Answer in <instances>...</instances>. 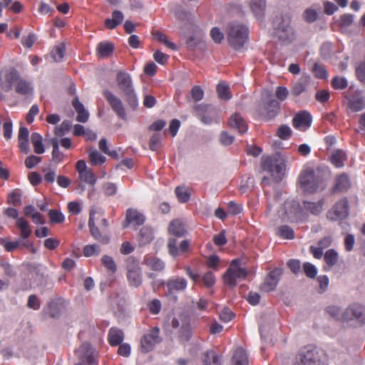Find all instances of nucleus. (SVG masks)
<instances>
[{"mask_svg": "<svg viewBox=\"0 0 365 365\" xmlns=\"http://www.w3.org/2000/svg\"><path fill=\"white\" fill-rule=\"evenodd\" d=\"M227 41L235 50L242 48L249 39V29L243 24L231 22L226 28Z\"/></svg>", "mask_w": 365, "mask_h": 365, "instance_id": "f257e3e1", "label": "nucleus"}, {"mask_svg": "<svg viewBox=\"0 0 365 365\" xmlns=\"http://www.w3.org/2000/svg\"><path fill=\"white\" fill-rule=\"evenodd\" d=\"M300 187L304 192L314 193L324 187V179L319 171L308 168L302 170L299 176Z\"/></svg>", "mask_w": 365, "mask_h": 365, "instance_id": "f03ea898", "label": "nucleus"}, {"mask_svg": "<svg viewBox=\"0 0 365 365\" xmlns=\"http://www.w3.org/2000/svg\"><path fill=\"white\" fill-rule=\"evenodd\" d=\"M285 167L284 160L279 155L262 156L261 158L262 169L269 173L275 182H279L282 180L284 174Z\"/></svg>", "mask_w": 365, "mask_h": 365, "instance_id": "7ed1b4c3", "label": "nucleus"}, {"mask_svg": "<svg viewBox=\"0 0 365 365\" xmlns=\"http://www.w3.org/2000/svg\"><path fill=\"white\" fill-rule=\"evenodd\" d=\"M240 259H233L226 272L223 275V280L225 284L234 287L237 282L245 279L248 275V271L245 267L240 266Z\"/></svg>", "mask_w": 365, "mask_h": 365, "instance_id": "20e7f679", "label": "nucleus"}, {"mask_svg": "<svg viewBox=\"0 0 365 365\" xmlns=\"http://www.w3.org/2000/svg\"><path fill=\"white\" fill-rule=\"evenodd\" d=\"M274 26V35L283 43H289L295 38L294 32L291 26L289 19H283L282 16H276L273 21Z\"/></svg>", "mask_w": 365, "mask_h": 365, "instance_id": "39448f33", "label": "nucleus"}, {"mask_svg": "<svg viewBox=\"0 0 365 365\" xmlns=\"http://www.w3.org/2000/svg\"><path fill=\"white\" fill-rule=\"evenodd\" d=\"M75 354L78 360V362L75 365L98 364V352L89 343H83L76 349Z\"/></svg>", "mask_w": 365, "mask_h": 365, "instance_id": "423d86ee", "label": "nucleus"}, {"mask_svg": "<svg viewBox=\"0 0 365 365\" xmlns=\"http://www.w3.org/2000/svg\"><path fill=\"white\" fill-rule=\"evenodd\" d=\"M161 341L162 338L160 336V329L158 327L151 328L140 338V351L144 354L152 351L156 344L160 343Z\"/></svg>", "mask_w": 365, "mask_h": 365, "instance_id": "0eeeda50", "label": "nucleus"}, {"mask_svg": "<svg viewBox=\"0 0 365 365\" xmlns=\"http://www.w3.org/2000/svg\"><path fill=\"white\" fill-rule=\"evenodd\" d=\"M195 115L205 125L218 122V110L208 104H197L194 106Z\"/></svg>", "mask_w": 365, "mask_h": 365, "instance_id": "6e6552de", "label": "nucleus"}, {"mask_svg": "<svg viewBox=\"0 0 365 365\" xmlns=\"http://www.w3.org/2000/svg\"><path fill=\"white\" fill-rule=\"evenodd\" d=\"M127 279L132 287H138L141 285L142 274L138 261L134 257H129L126 260Z\"/></svg>", "mask_w": 365, "mask_h": 365, "instance_id": "1a4fd4ad", "label": "nucleus"}, {"mask_svg": "<svg viewBox=\"0 0 365 365\" xmlns=\"http://www.w3.org/2000/svg\"><path fill=\"white\" fill-rule=\"evenodd\" d=\"M21 75L15 68H9L0 72V88L8 93L15 88Z\"/></svg>", "mask_w": 365, "mask_h": 365, "instance_id": "9d476101", "label": "nucleus"}, {"mask_svg": "<svg viewBox=\"0 0 365 365\" xmlns=\"http://www.w3.org/2000/svg\"><path fill=\"white\" fill-rule=\"evenodd\" d=\"M171 327L173 329L179 328L178 337L180 340L188 341L192 334V329L190 319L183 315L174 317L171 321Z\"/></svg>", "mask_w": 365, "mask_h": 365, "instance_id": "9b49d317", "label": "nucleus"}, {"mask_svg": "<svg viewBox=\"0 0 365 365\" xmlns=\"http://www.w3.org/2000/svg\"><path fill=\"white\" fill-rule=\"evenodd\" d=\"M349 202L346 198L337 201L333 207L327 212V217L331 221L346 219L349 215Z\"/></svg>", "mask_w": 365, "mask_h": 365, "instance_id": "f8f14e48", "label": "nucleus"}, {"mask_svg": "<svg viewBox=\"0 0 365 365\" xmlns=\"http://www.w3.org/2000/svg\"><path fill=\"white\" fill-rule=\"evenodd\" d=\"M103 96L118 118L124 120H127L126 110L121 99L108 90L103 91Z\"/></svg>", "mask_w": 365, "mask_h": 365, "instance_id": "ddd939ff", "label": "nucleus"}, {"mask_svg": "<svg viewBox=\"0 0 365 365\" xmlns=\"http://www.w3.org/2000/svg\"><path fill=\"white\" fill-rule=\"evenodd\" d=\"M347 108L352 113L359 112L365 108V96L361 91L356 90L351 95H345Z\"/></svg>", "mask_w": 365, "mask_h": 365, "instance_id": "4468645a", "label": "nucleus"}, {"mask_svg": "<svg viewBox=\"0 0 365 365\" xmlns=\"http://www.w3.org/2000/svg\"><path fill=\"white\" fill-rule=\"evenodd\" d=\"M343 321L356 319L361 323L365 322V307L354 303L348 307L342 314Z\"/></svg>", "mask_w": 365, "mask_h": 365, "instance_id": "2eb2a0df", "label": "nucleus"}, {"mask_svg": "<svg viewBox=\"0 0 365 365\" xmlns=\"http://www.w3.org/2000/svg\"><path fill=\"white\" fill-rule=\"evenodd\" d=\"M312 123V115L307 110L297 113L292 118L293 127L299 131H306L311 127Z\"/></svg>", "mask_w": 365, "mask_h": 365, "instance_id": "dca6fc26", "label": "nucleus"}, {"mask_svg": "<svg viewBox=\"0 0 365 365\" xmlns=\"http://www.w3.org/2000/svg\"><path fill=\"white\" fill-rule=\"evenodd\" d=\"M302 365H325L320 359L318 352L313 349L305 347L298 354Z\"/></svg>", "mask_w": 365, "mask_h": 365, "instance_id": "f3484780", "label": "nucleus"}, {"mask_svg": "<svg viewBox=\"0 0 365 365\" xmlns=\"http://www.w3.org/2000/svg\"><path fill=\"white\" fill-rule=\"evenodd\" d=\"M310 83V77L303 76L294 82L290 87V96L293 101H297V98L304 93Z\"/></svg>", "mask_w": 365, "mask_h": 365, "instance_id": "a211bd4d", "label": "nucleus"}, {"mask_svg": "<svg viewBox=\"0 0 365 365\" xmlns=\"http://www.w3.org/2000/svg\"><path fill=\"white\" fill-rule=\"evenodd\" d=\"M96 214L94 210H91L89 213L88 227L93 237L101 244L107 245L110 242V237L106 232H101L96 226L93 216Z\"/></svg>", "mask_w": 365, "mask_h": 365, "instance_id": "6ab92c4d", "label": "nucleus"}, {"mask_svg": "<svg viewBox=\"0 0 365 365\" xmlns=\"http://www.w3.org/2000/svg\"><path fill=\"white\" fill-rule=\"evenodd\" d=\"M282 273V270L277 268L270 271L261 284V290L265 292L274 290L281 277Z\"/></svg>", "mask_w": 365, "mask_h": 365, "instance_id": "aec40b11", "label": "nucleus"}, {"mask_svg": "<svg viewBox=\"0 0 365 365\" xmlns=\"http://www.w3.org/2000/svg\"><path fill=\"white\" fill-rule=\"evenodd\" d=\"M190 246V240H182L179 247H177V240L175 238H169L168 242V253L173 257H177L180 255L186 253L189 251Z\"/></svg>", "mask_w": 365, "mask_h": 365, "instance_id": "412c9836", "label": "nucleus"}, {"mask_svg": "<svg viewBox=\"0 0 365 365\" xmlns=\"http://www.w3.org/2000/svg\"><path fill=\"white\" fill-rule=\"evenodd\" d=\"M116 82L123 94L134 91L130 75L125 71H119L116 76Z\"/></svg>", "mask_w": 365, "mask_h": 365, "instance_id": "4be33fe9", "label": "nucleus"}, {"mask_svg": "<svg viewBox=\"0 0 365 365\" xmlns=\"http://www.w3.org/2000/svg\"><path fill=\"white\" fill-rule=\"evenodd\" d=\"M187 286V280L180 277H173L166 282L168 292L170 294L183 292L186 289Z\"/></svg>", "mask_w": 365, "mask_h": 365, "instance_id": "5701e85b", "label": "nucleus"}, {"mask_svg": "<svg viewBox=\"0 0 365 365\" xmlns=\"http://www.w3.org/2000/svg\"><path fill=\"white\" fill-rule=\"evenodd\" d=\"M280 109V103L275 99L269 100L263 109L259 110V115L266 120L274 118Z\"/></svg>", "mask_w": 365, "mask_h": 365, "instance_id": "b1692460", "label": "nucleus"}, {"mask_svg": "<svg viewBox=\"0 0 365 365\" xmlns=\"http://www.w3.org/2000/svg\"><path fill=\"white\" fill-rule=\"evenodd\" d=\"M284 207L285 215L289 220H297L300 217L302 207L297 201H286L284 204Z\"/></svg>", "mask_w": 365, "mask_h": 365, "instance_id": "393cba45", "label": "nucleus"}, {"mask_svg": "<svg viewBox=\"0 0 365 365\" xmlns=\"http://www.w3.org/2000/svg\"><path fill=\"white\" fill-rule=\"evenodd\" d=\"M145 217L144 215L138 212L137 210L133 208H128L126 211L125 221L123 224V227H127L129 224L134 223L139 226L144 223Z\"/></svg>", "mask_w": 365, "mask_h": 365, "instance_id": "a878e982", "label": "nucleus"}, {"mask_svg": "<svg viewBox=\"0 0 365 365\" xmlns=\"http://www.w3.org/2000/svg\"><path fill=\"white\" fill-rule=\"evenodd\" d=\"M143 264L149 269L159 272L163 271L165 267V262L162 259L151 255L144 256Z\"/></svg>", "mask_w": 365, "mask_h": 365, "instance_id": "bb28decb", "label": "nucleus"}, {"mask_svg": "<svg viewBox=\"0 0 365 365\" xmlns=\"http://www.w3.org/2000/svg\"><path fill=\"white\" fill-rule=\"evenodd\" d=\"M230 128L237 130L238 133L243 134L247 130V124L242 116L239 113H234L228 120Z\"/></svg>", "mask_w": 365, "mask_h": 365, "instance_id": "cd10ccee", "label": "nucleus"}, {"mask_svg": "<svg viewBox=\"0 0 365 365\" xmlns=\"http://www.w3.org/2000/svg\"><path fill=\"white\" fill-rule=\"evenodd\" d=\"M351 187L349 177L346 173H341L335 178L334 185L333 187L334 192H346Z\"/></svg>", "mask_w": 365, "mask_h": 365, "instance_id": "c85d7f7f", "label": "nucleus"}, {"mask_svg": "<svg viewBox=\"0 0 365 365\" xmlns=\"http://www.w3.org/2000/svg\"><path fill=\"white\" fill-rule=\"evenodd\" d=\"M15 92L22 96L29 97L33 95L34 89L31 83L20 77L14 88Z\"/></svg>", "mask_w": 365, "mask_h": 365, "instance_id": "c756f323", "label": "nucleus"}, {"mask_svg": "<svg viewBox=\"0 0 365 365\" xmlns=\"http://www.w3.org/2000/svg\"><path fill=\"white\" fill-rule=\"evenodd\" d=\"M72 106L77 113L76 120L80 123H86L89 118V113L77 96L73 99Z\"/></svg>", "mask_w": 365, "mask_h": 365, "instance_id": "7c9ffc66", "label": "nucleus"}, {"mask_svg": "<svg viewBox=\"0 0 365 365\" xmlns=\"http://www.w3.org/2000/svg\"><path fill=\"white\" fill-rule=\"evenodd\" d=\"M123 19V14L120 11L115 10L112 12V18H108L104 21V26L108 29L113 30L120 25Z\"/></svg>", "mask_w": 365, "mask_h": 365, "instance_id": "2f4dec72", "label": "nucleus"}, {"mask_svg": "<svg viewBox=\"0 0 365 365\" xmlns=\"http://www.w3.org/2000/svg\"><path fill=\"white\" fill-rule=\"evenodd\" d=\"M168 232L172 235L181 237L185 235L187 230L184 223L180 220L176 219L170 222Z\"/></svg>", "mask_w": 365, "mask_h": 365, "instance_id": "473e14b6", "label": "nucleus"}, {"mask_svg": "<svg viewBox=\"0 0 365 365\" xmlns=\"http://www.w3.org/2000/svg\"><path fill=\"white\" fill-rule=\"evenodd\" d=\"M124 339V334L123 331L116 327L110 329L108 334V341L111 346H117L120 345Z\"/></svg>", "mask_w": 365, "mask_h": 365, "instance_id": "72a5a7b5", "label": "nucleus"}, {"mask_svg": "<svg viewBox=\"0 0 365 365\" xmlns=\"http://www.w3.org/2000/svg\"><path fill=\"white\" fill-rule=\"evenodd\" d=\"M265 8V0H252L250 3V9L258 20H262L263 19Z\"/></svg>", "mask_w": 365, "mask_h": 365, "instance_id": "f704fd0d", "label": "nucleus"}, {"mask_svg": "<svg viewBox=\"0 0 365 365\" xmlns=\"http://www.w3.org/2000/svg\"><path fill=\"white\" fill-rule=\"evenodd\" d=\"M324 205V199H321L317 202L303 201V207L304 210L314 215H318L322 212Z\"/></svg>", "mask_w": 365, "mask_h": 365, "instance_id": "c9c22d12", "label": "nucleus"}, {"mask_svg": "<svg viewBox=\"0 0 365 365\" xmlns=\"http://www.w3.org/2000/svg\"><path fill=\"white\" fill-rule=\"evenodd\" d=\"M346 160V154L343 150L341 149L334 150L330 156V162L334 167L337 168L344 167Z\"/></svg>", "mask_w": 365, "mask_h": 365, "instance_id": "e433bc0d", "label": "nucleus"}, {"mask_svg": "<svg viewBox=\"0 0 365 365\" xmlns=\"http://www.w3.org/2000/svg\"><path fill=\"white\" fill-rule=\"evenodd\" d=\"M153 239V231L150 227H143L140 229L138 235L140 246H144L150 243Z\"/></svg>", "mask_w": 365, "mask_h": 365, "instance_id": "4c0bfd02", "label": "nucleus"}, {"mask_svg": "<svg viewBox=\"0 0 365 365\" xmlns=\"http://www.w3.org/2000/svg\"><path fill=\"white\" fill-rule=\"evenodd\" d=\"M202 361L203 365H221L220 357L212 349L208 350L202 354Z\"/></svg>", "mask_w": 365, "mask_h": 365, "instance_id": "58836bf2", "label": "nucleus"}, {"mask_svg": "<svg viewBox=\"0 0 365 365\" xmlns=\"http://www.w3.org/2000/svg\"><path fill=\"white\" fill-rule=\"evenodd\" d=\"M51 144L52 145L53 150L51 153L52 159L51 161L55 164H59L64 159V154L60 151L58 140L57 138H54L51 140Z\"/></svg>", "mask_w": 365, "mask_h": 365, "instance_id": "ea45409f", "label": "nucleus"}, {"mask_svg": "<svg viewBox=\"0 0 365 365\" xmlns=\"http://www.w3.org/2000/svg\"><path fill=\"white\" fill-rule=\"evenodd\" d=\"M16 227L20 229V237L21 239H27L31 235L32 230L29 227L28 221L24 217L18 218L16 222Z\"/></svg>", "mask_w": 365, "mask_h": 365, "instance_id": "a19ab883", "label": "nucleus"}, {"mask_svg": "<svg viewBox=\"0 0 365 365\" xmlns=\"http://www.w3.org/2000/svg\"><path fill=\"white\" fill-rule=\"evenodd\" d=\"M114 51L113 45L108 41H103L98 44L97 52L100 57L108 58Z\"/></svg>", "mask_w": 365, "mask_h": 365, "instance_id": "79ce46f5", "label": "nucleus"}, {"mask_svg": "<svg viewBox=\"0 0 365 365\" xmlns=\"http://www.w3.org/2000/svg\"><path fill=\"white\" fill-rule=\"evenodd\" d=\"M233 365H248V357L246 351L238 347L232 356Z\"/></svg>", "mask_w": 365, "mask_h": 365, "instance_id": "37998d69", "label": "nucleus"}, {"mask_svg": "<svg viewBox=\"0 0 365 365\" xmlns=\"http://www.w3.org/2000/svg\"><path fill=\"white\" fill-rule=\"evenodd\" d=\"M152 35L159 42L164 43L168 48L173 51L177 50V46L168 41V37L163 32L158 30H154L152 31Z\"/></svg>", "mask_w": 365, "mask_h": 365, "instance_id": "c03bdc74", "label": "nucleus"}, {"mask_svg": "<svg viewBox=\"0 0 365 365\" xmlns=\"http://www.w3.org/2000/svg\"><path fill=\"white\" fill-rule=\"evenodd\" d=\"M218 97L225 101L231 99L232 95L230 93V87L224 82L220 83L216 88Z\"/></svg>", "mask_w": 365, "mask_h": 365, "instance_id": "a18cd8bd", "label": "nucleus"}, {"mask_svg": "<svg viewBox=\"0 0 365 365\" xmlns=\"http://www.w3.org/2000/svg\"><path fill=\"white\" fill-rule=\"evenodd\" d=\"M347 79L341 76H336L331 81V86L334 90H344L348 87Z\"/></svg>", "mask_w": 365, "mask_h": 365, "instance_id": "49530a36", "label": "nucleus"}, {"mask_svg": "<svg viewBox=\"0 0 365 365\" xmlns=\"http://www.w3.org/2000/svg\"><path fill=\"white\" fill-rule=\"evenodd\" d=\"M338 253L334 249L328 250L324 255V260L329 267L335 265L338 262Z\"/></svg>", "mask_w": 365, "mask_h": 365, "instance_id": "de8ad7c7", "label": "nucleus"}, {"mask_svg": "<svg viewBox=\"0 0 365 365\" xmlns=\"http://www.w3.org/2000/svg\"><path fill=\"white\" fill-rule=\"evenodd\" d=\"M101 263L110 273L114 274L116 272L117 266L112 257L103 255L101 258Z\"/></svg>", "mask_w": 365, "mask_h": 365, "instance_id": "09e8293b", "label": "nucleus"}, {"mask_svg": "<svg viewBox=\"0 0 365 365\" xmlns=\"http://www.w3.org/2000/svg\"><path fill=\"white\" fill-rule=\"evenodd\" d=\"M65 51V45L63 43H61L53 48L51 55L56 62H59L63 59Z\"/></svg>", "mask_w": 365, "mask_h": 365, "instance_id": "8fccbe9b", "label": "nucleus"}, {"mask_svg": "<svg viewBox=\"0 0 365 365\" xmlns=\"http://www.w3.org/2000/svg\"><path fill=\"white\" fill-rule=\"evenodd\" d=\"M101 252L99 245L96 244L87 245L83 247V254L86 257L98 256Z\"/></svg>", "mask_w": 365, "mask_h": 365, "instance_id": "3c124183", "label": "nucleus"}, {"mask_svg": "<svg viewBox=\"0 0 365 365\" xmlns=\"http://www.w3.org/2000/svg\"><path fill=\"white\" fill-rule=\"evenodd\" d=\"M175 193L180 202L185 203L190 200V195L185 187H177L175 190Z\"/></svg>", "mask_w": 365, "mask_h": 365, "instance_id": "603ef678", "label": "nucleus"}, {"mask_svg": "<svg viewBox=\"0 0 365 365\" xmlns=\"http://www.w3.org/2000/svg\"><path fill=\"white\" fill-rule=\"evenodd\" d=\"M162 136L160 133H154L150 138L149 148L153 151H156L161 148Z\"/></svg>", "mask_w": 365, "mask_h": 365, "instance_id": "864d4df0", "label": "nucleus"}, {"mask_svg": "<svg viewBox=\"0 0 365 365\" xmlns=\"http://www.w3.org/2000/svg\"><path fill=\"white\" fill-rule=\"evenodd\" d=\"M89 160L92 165H97L104 163L106 158L97 150H93L89 153Z\"/></svg>", "mask_w": 365, "mask_h": 365, "instance_id": "5fc2aeb1", "label": "nucleus"}, {"mask_svg": "<svg viewBox=\"0 0 365 365\" xmlns=\"http://www.w3.org/2000/svg\"><path fill=\"white\" fill-rule=\"evenodd\" d=\"M79 178L81 181L91 185H93L96 182V178L95 175L92 170L89 169L79 174Z\"/></svg>", "mask_w": 365, "mask_h": 365, "instance_id": "6e6d98bb", "label": "nucleus"}, {"mask_svg": "<svg viewBox=\"0 0 365 365\" xmlns=\"http://www.w3.org/2000/svg\"><path fill=\"white\" fill-rule=\"evenodd\" d=\"M278 235L284 239L292 240L294 237V232L289 226L282 225L278 228Z\"/></svg>", "mask_w": 365, "mask_h": 365, "instance_id": "4d7b16f0", "label": "nucleus"}, {"mask_svg": "<svg viewBox=\"0 0 365 365\" xmlns=\"http://www.w3.org/2000/svg\"><path fill=\"white\" fill-rule=\"evenodd\" d=\"M355 72L357 79L365 84V55L364 59L356 66Z\"/></svg>", "mask_w": 365, "mask_h": 365, "instance_id": "13d9d810", "label": "nucleus"}, {"mask_svg": "<svg viewBox=\"0 0 365 365\" xmlns=\"http://www.w3.org/2000/svg\"><path fill=\"white\" fill-rule=\"evenodd\" d=\"M0 244L4 247L6 252H11L17 249L21 245L19 240L14 242L8 241L6 239H0Z\"/></svg>", "mask_w": 365, "mask_h": 365, "instance_id": "bf43d9fd", "label": "nucleus"}, {"mask_svg": "<svg viewBox=\"0 0 365 365\" xmlns=\"http://www.w3.org/2000/svg\"><path fill=\"white\" fill-rule=\"evenodd\" d=\"M312 71L314 76L317 78L325 79L328 76V72L326 68L323 65L319 63L314 64Z\"/></svg>", "mask_w": 365, "mask_h": 365, "instance_id": "052dcab7", "label": "nucleus"}, {"mask_svg": "<svg viewBox=\"0 0 365 365\" xmlns=\"http://www.w3.org/2000/svg\"><path fill=\"white\" fill-rule=\"evenodd\" d=\"M277 135L282 140H288L292 135V130L287 125H282L277 130Z\"/></svg>", "mask_w": 365, "mask_h": 365, "instance_id": "680f3d73", "label": "nucleus"}, {"mask_svg": "<svg viewBox=\"0 0 365 365\" xmlns=\"http://www.w3.org/2000/svg\"><path fill=\"white\" fill-rule=\"evenodd\" d=\"M48 217L51 223H61L64 221V216L60 211L50 210Z\"/></svg>", "mask_w": 365, "mask_h": 365, "instance_id": "e2e57ef3", "label": "nucleus"}, {"mask_svg": "<svg viewBox=\"0 0 365 365\" xmlns=\"http://www.w3.org/2000/svg\"><path fill=\"white\" fill-rule=\"evenodd\" d=\"M123 96L125 97V99L126 102L128 103V104L130 106V107L133 110H135L136 108L138 107V98L135 93V91H133L128 93H125L123 95Z\"/></svg>", "mask_w": 365, "mask_h": 365, "instance_id": "0e129e2a", "label": "nucleus"}, {"mask_svg": "<svg viewBox=\"0 0 365 365\" xmlns=\"http://www.w3.org/2000/svg\"><path fill=\"white\" fill-rule=\"evenodd\" d=\"M72 126L71 122L69 120H63L59 127L55 128V134L61 136L68 132Z\"/></svg>", "mask_w": 365, "mask_h": 365, "instance_id": "69168bd1", "label": "nucleus"}, {"mask_svg": "<svg viewBox=\"0 0 365 365\" xmlns=\"http://www.w3.org/2000/svg\"><path fill=\"white\" fill-rule=\"evenodd\" d=\"M354 19V15L351 14H344L339 17V24L342 28H347L352 24Z\"/></svg>", "mask_w": 365, "mask_h": 365, "instance_id": "338daca9", "label": "nucleus"}, {"mask_svg": "<svg viewBox=\"0 0 365 365\" xmlns=\"http://www.w3.org/2000/svg\"><path fill=\"white\" fill-rule=\"evenodd\" d=\"M303 269L307 277L313 279L317 276V269L314 264L305 262L303 264Z\"/></svg>", "mask_w": 365, "mask_h": 365, "instance_id": "774afa93", "label": "nucleus"}]
</instances>
